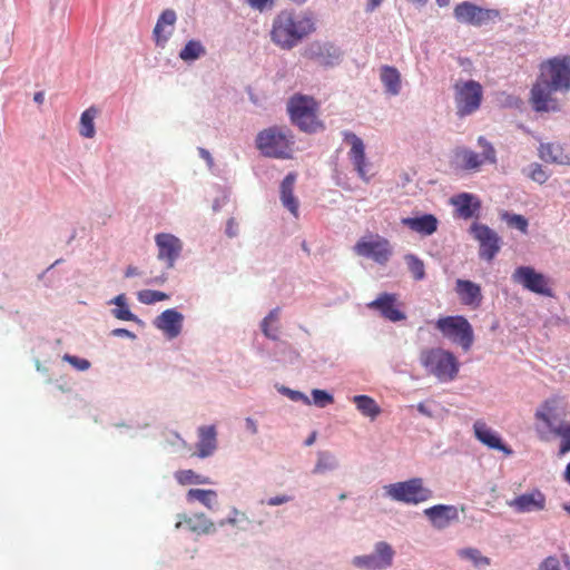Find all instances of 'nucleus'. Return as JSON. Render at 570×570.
<instances>
[{
    "mask_svg": "<svg viewBox=\"0 0 570 570\" xmlns=\"http://www.w3.org/2000/svg\"><path fill=\"white\" fill-rule=\"evenodd\" d=\"M570 91V57L560 56L540 65L539 76L530 91V104L538 112L559 110L554 92Z\"/></svg>",
    "mask_w": 570,
    "mask_h": 570,
    "instance_id": "f257e3e1",
    "label": "nucleus"
},
{
    "mask_svg": "<svg viewBox=\"0 0 570 570\" xmlns=\"http://www.w3.org/2000/svg\"><path fill=\"white\" fill-rule=\"evenodd\" d=\"M316 30L315 20L306 12L283 10L273 19L272 42L283 50H291Z\"/></svg>",
    "mask_w": 570,
    "mask_h": 570,
    "instance_id": "f03ea898",
    "label": "nucleus"
},
{
    "mask_svg": "<svg viewBox=\"0 0 570 570\" xmlns=\"http://www.w3.org/2000/svg\"><path fill=\"white\" fill-rule=\"evenodd\" d=\"M256 148L268 158L291 159L295 153V137L286 127L272 126L259 131Z\"/></svg>",
    "mask_w": 570,
    "mask_h": 570,
    "instance_id": "7ed1b4c3",
    "label": "nucleus"
},
{
    "mask_svg": "<svg viewBox=\"0 0 570 570\" xmlns=\"http://www.w3.org/2000/svg\"><path fill=\"white\" fill-rule=\"evenodd\" d=\"M289 118L302 131L315 132L323 129V122L317 118L318 104L305 95H294L287 104Z\"/></svg>",
    "mask_w": 570,
    "mask_h": 570,
    "instance_id": "20e7f679",
    "label": "nucleus"
},
{
    "mask_svg": "<svg viewBox=\"0 0 570 570\" xmlns=\"http://www.w3.org/2000/svg\"><path fill=\"white\" fill-rule=\"evenodd\" d=\"M420 361L426 372L434 375L442 382L452 381L459 372L456 357L442 348L424 350L421 353Z\"/></svg>",
    "mask_w": 570,
    "mask_h": 570,
    "instance_id": "39448f33",
    "label": "nucleus"
},
{
    "mask_svg": "<svg viewBox=\"0 0 570 570\" xmlns=\"http://www.w3.org/2000/svg\"><path fill=\"white\" fill-rule=\"evenodd\" d=\"M456 115L464 118L478 111L483 100V88L475 80H459L454 87Z\"/></svg>",
    "mask_w": 570,
    "mask_h": 570,
    "instance_id": "423d86ee",
    "label": "nucleus"
},
{
    "mask_svg": "<svg viewBox=\"0 0 570 570\" xmlns=\"http://www.w3.org/2000/svg\"><path fill=\"white\" fill-rule=\"evenodd\" d=\"M558 405L557 397L546 400L535 411L534 417L541 421L552 434L561 438L559 454L563 455L570 451V422L554 425L553 419L557 417Z\"/></svg>",
    "mask_w": 570,
    "mask_h": 570,
    "instance_id": "0eeeda50",
    "label": "nucleus"
},
{
    "mask_svg": "<svg viewBox=\"0 0 570 570\" xmlns=\"http://www.w3.org/2000/svg\"><path fill=\"white\" fill-rule=\"evenodd\" d=\"M435 325L445 337L459 343L464 351L471 348L474 341L473 330L464 316L440 317Z\"/></svg>",
    "mask_w": 570,
    "mask_h": 570,
    "instance_id": "6e6552de",
    "label": "nucleus"
},
{
    "mask_svg": "<svg viewBox=\"0 0 570 570\" xmlns=\"http://www.w3.org/2000/svg\"><path fill=\"white\" fill-rule=\"evenodd\" d=\"M385 492L393 500L409 504H417L432 497V491L423 487L420 478L386 485Z\"/></svg>",
    "mask_w": 570,
    "mask_h": 570,
    "instance_id": "1a4fd4ad",
    "label": "nucleus"
},
{
    "mask_svg": "<svg viewBox=\"0 0 570 570\" xmlns=\"http://www.w3.org/2000/svg\"><path fill=\"white\" fill-rule=\"evenodd\" d=\"M356 255L371 258L380 265H385L393 253V247L389 239L380 235H371L361 238L354 246Z\"/></svg>",
    "mask_w": 570,
    "mask_h": 570,
    "instance_id": "9d476101",
    "label": "nucleus"
},
{
    "mask_svg": "<svg viewBox=\"0 0 570 570\" xmlns=\"http://www.w3.org/2000/svg\"><path fill=\"white\" fill-rule=\"evenodd\" d=\"M394 553L391 544L380 541L375 544L373 553L356 556L353 558L352 563L358 569L384 570L392 566Z\"/></svg>",
    "mask_w": 570,
    "mask_h": 570,
    "instance_id": "9b49d317",
    "label": "nucleus"
},
{
    "mask_svg": "<svg viewBox=\"0 0 570 570\" xmlns=\"http://www.w3.org/2000/svg\"><path fill=\"white\" fill-rule=\"evenodd\" d=\"M370 309L376 311L380 315L393 323L404 321L406 314L402 311L403 304L399 301L397 294L381 293L367 304Z\"/></svg>",
    "mask_w": 570,
    "mask_h": 570,
    "instance_id": "f8f14e48",
    "label": "nucleus"
},
{
    "mask_svg": "<svg viewBox=\"0 0 570 570\" xmlns=\"http://www.w3.org/2000/svg\"><path fill=\"white\" fill-rule=\"evenodd\" d=\"M512 279L530 292L549 297L553 295L551 288L548 286L546 276L535 272L534 268L530 266L518 267L512 274Z\"/></svg>",
    "mask_w": 570,
    "mask_h": 570,
    "instance_id": "ddd939ff",
    "label": "nucleus"
},
{
    "mask_svg": "<svg viewBox=\"0 0 570 570\" xmlns=\"http://www.w3.org/2000/svg\"><path fill=\"white\" fill-rule=\"evenodd\" d=\"M471 232L480 245L479 256L491 262L500 250L499 235L487 225L478 223L471 226Z\"/></svg>",
    "mask_w": 570,
    "mask_h": 570,
    "instance_id": "4468645a",
    "label": "nucleus"
},
{
    "mask_svg": "<svg viewBox=\"0 0 570 570\" xmlns=\"http://www.w3.org/2000/svg\"><path fill=\"white\" fill-rule=\"evenodd\" d=\"M478 144L482 147L481 155L465 148L456 153V157L460 159L464 169H478L484 161L490 164L497 163L495 149L493 146L484 137H479Z\"/></svg>",
    "mask_w": 570,
    "mask_h": 570,
    "instance_id": "2eb2a0df",
    "label": "nucleus"
},
{
    "mask_svg": "<svg viewBox=\"0 0 570 570\" xmlns=\"http://www.w3.org/2000/svg\"><path fill=\"white\" fill-rule=\"evenodd\" d=\"M343 137L344 140L351 145L348 158L352 161L354 169L362 180L368 183L370 176H367L366 173V167L368 164L365 157V145L363 140L351 131H344Z\"/></svg>",
    "mask_w": 570,
    "mask_h": 570,
    "instance_id": "dca6fc26",
    "label": "nucleus"
},
{
    "mask_svg": "<svg viewBox=\"0 0 570 570\" xmlns=\"http://www.w3.org/2000/svg\"><path fill=\"white\" fill-rule=\"evenodd\" d=\"M158 247V259L166 263L167 268H173L183 249L180 239L173 234L160 233L155 236Z\"/></svg>",
    "mask_w": 570,
    "mask_h": 570,
    "instance_id": "f3484780",
    "label": "nucleus"
},
{
    "mask_svg": "<svg viewBox=\"0 0 570 570\" xmlns=\"http://www.w3.org/2000/svg\"><path fill=\"white\" fill-rule=\"evenodd\" d=\"M454 17L460 22L481 26L491 19V11L464 1L454 8Z\"/></svg>",
    "mask_w": 570,
    "mask_h": 570,
    "instance_id": "a211bd4d",
    "label": "nucleus"
},
{
    "mask_svg": "<svg viewBox=\"0 0 570 570\" xmlns=\"http://www.w3.org/2000/svg\"><path fill=\"white\" fill-rule=\"evenodd\" d=\"M508 504L519 513L542 511L546 508V495L539 489H534L515 497Z\"/></svg>",
    "mask_w": 570,
    "mask_h": 570,
    "instance_id": "6ab92c4d",
    "label": "nucleus"
},
{
    "mask_svg": "<svg viewBox=\"0 0 570 570\" xmlns=\"http://www.w3.org/2000/svg\"><path fill=\"white\" fill-rule=\"evenodd\" d=\"M454 291L461 304L473 309L479 308L482 304L483 295L481 286L472 281L456 279Z\"/></svg>",
    "mask_w": 570,
    "mask_h": 570,
    "instance_id": "aec40b11",
    "label": "nucleus"
},
{
    "mask_svg": "<svg viewBox=\"0 0 570 570\" xmlns=\"http://www.w3.org/2000/svg\"><path fill=\"white\" fill-rule=\"evenodd\" d=\"M473 431L476 440H479L482 444L490 449L502 451L507 455L512 454V450L503 444L500 436L492 429H490L485 422L481 420L475 421L473 424Z\"/></svg>",
    "mask_w": 570,
    "mask_h": 570,
    "instance_id": "412c9836",
    "label": "nucleus"
},
{
    "mask_svg": "<svg viewBox=\"0 0 570 570\" xmlns=\"http://www.w3.org/2000/svg\"><path fill=\"white\" fill-rule=\"evenodd\" d=\"M183 315L174 308L164 311L154 322L168 338L177 337L181 332Z\"/></svg>",
    "mask_w": 570,
    "mask_h": 570,
    "instance_id": "4be33fe9",
    "label": "nucleus"
},
{
    "mask_svg": "<svg viewBox=\"0 0 570 570\" xmlns=\"http://www.w3.org/2000/svg\"><path fill=\"white\" fill-rule=\"evenodd\" d=\"M451 204L455 207V214L463 219L478 217L481 209L480 199L469 193H461L451 198Z\"/></svg>",
    "mask_w": 570,
    "mask_h": 570,
    "instance_id": "5701e85b",
    "label": "nucleus"
},
{
    "mask_svg": "<svg viewBox=\"0 0 570 570\" xmlns=\"http://www.w3.org/2000/svg\"><path fill=\"white\" fill-rule=\"evenodd\" d=\"M424 514L436 529H444L451 522L459 519L458 509L454 505L438 504L424 510Z\"/></svg>",
    "mask_w": 570,
    "mask_h": 570,
    "instance_id": "b1692460",
    "label": "nucleus"
},
{
    "mask_svg": "<svg viewBox=\"0 0 570 570\" xmlns=\"http://www.w3.org/2000/svg\"><path fill=\"white\" fill-rule=\"evenodd\" d=\"M176 20L177 16L174 10L166 9L161 12L153 31L154 40L158 47H165L174 32Z\"/></svg>",
    "mask_w": 570,
    "mask_h": 570,
    "instance_id": "393cba45",
    "label": "nucleus"
},
{
    "mask_svg": "<svg viewBox=\"0 0 570 570\" xmlns=\"http://www.w3.org/2000/svg\"><path fill=\"white\" fill-rule=\"evenodd\" d=\"M296 181V174L289 173L281 183V202L283 206L295 217L299 215L298 199L294 196V185Z\"/></svg>",
    "mask_w": 570,
    "mask_h": 570,
    "instance_id": "a878e982",
    "label": "nucleus"
},
{
    "mask_svg": "<svg viewBox=\"0 0 570 570\" xmlns=\"http://www.w3.org/2000/svg\"><path fill=\"white\" fill-rule=\"evenodd\" d=\"M217 448V432L214 425H203L198 428L197 455L207 458L212 455Z\"/></svg>",
    "mask_w": 570,
    "mask_h": 570,
    "instance_id": "bb28decb",
    "label": "nucleus"
},
{
    "mask_svg": "<svg viewBox=\"0 0 570 570\" xmlns=\"http://www.w3.org/2000/svg\"><path fill=\"white\" fill-rule=\"evenodd\" d=\"M402 224L415 233L429 236L436 232L439 222L434 215L424 214L420 217L403 218Z\"/></svg>",
    "mask_w": 570,
    "mask_h": 570,
    "instance_id": "cd10ccee",
    "label": "nucleus"
},
{
    "mask_svg": "<svg viewBox=\"0 0 570 570\" xmlns=\"http://www.w3.org/2000/svg\"><path fill=\"white\" fill-rule=\"evenodd\" d=\"M380 79L386 94L397 96L401 92V73L395 67L387 65L382 66L380 68Z\"/></svg>",
    "mask_w": 570,
    "mask_h": 570,
    "instance_id": "c85d7f7f",
    "label": "nucleus"
},
{
    "mask_svg": "<svg viewBox=\"0 0 570 570\" xmlns=\"http://www.w3.org/2000/svg\"><path fill=\"white\" fill-rule=\"evenodd\" d=\"M539 157L546 163L559 165L570 164V157L564 153L560 144H541L539 147Z\"/></svg>",
    "mask_w": 570,
    "mask_h": 570,
    "instance_id": "c756f323",
    "label": "nucleus"
},
{
    "mask_svg": "<svg viewBox=\"0 0 570 570\" xmlns=\"http://www.w3.org/2000/svg\"><path fill=\"white\" fill-rule=\"evenodd\" d=\"M185 524L191 532L198 534H208L215 532L214 523L203 513L195 514L194 517H184V521H178L176 528Z\"/></svg>",
    "mask_w": 570,
    "mask_h": 570,
    "instance_id": "7c9ffc66",
    "label": "nucleus"
},
{
    "mask_svg": "<svg viewBox=\"0 0 570 570\" xmlns=\"http://www.w3.org/2000/svg\"><path fill=\"white\" fill-rule=\"evenodd\" d=\"M353 402L356 409L371 420H375L382 412L376 401L368 395H355Z\"/></svg>",
    "mask_w": 570,
    "mask_h": 570,
    "instance_id": "2f4dec72",
    "label": "nucleus"
},
{
    "mask_svg": "<svg viewBox=\"0 0 570 570\" xmlns=\"http://www.w3.org/2000/svg\"><path fill=\"white\" fill-rule=\"evenodd\" d=\"M98 112L99 110L92 106L81 114L79 132L82 137L92 138L95 136L96 130L94 120L97 117Z\"/></svg>",
    "mask_w": 570,
    "mask_h": 570,
    "instance_id": "473e14b6",
    "label": "nucleus"
},
{
    "mask_svg": "<svg viewBox=\"0 0 570 570\" xmlns=\"http://www.w3.org/2000/svg\"><path fill=\"white\" fill-rule=\"evenodd\" d=\"M206 55V48L199 40H189L179 52L183 61L189 62Z\"/></svg>",
    "mask_w": 570,
    "mask_h": 570,
    "instance_id": "72a5a7b5",
    "label": "nucleus"
},
{
    "mask_svg": "<svg viewBox=\"0 0 570 570\" xmlns=\"http://www.w3.org/2000/svg\"><path fill=\"white\" fill-rule=\"evenodd\" d=\"M217 493L214 490H204V489H190L187 492V499L189 501L197 500L202 502L208 509H212L214 503L216 502Z\"/></svg>",
    "mask_w": 570,
    "mask_h": 570,
    "instance_id": "f704fd0d",
    "label": "nucleus"
},
{
    "mask_svg": "<svg viewBox=\"0 0 570 570\" xmlns=\"http://www.w3.org/2000/svg\"><path fill=\"white\" fill-rule=\"evenodd\" d=\"M175 479L181 485L210 483L208 478L199 475L193 470H179L175 473Z\"/></svg>",
    "mask_w": 570,
    "mask_h": 570,
    "instance_id": "c9c22d12",
    "label": "nucleus"
},
{
    "mask_svg": "<svg viewBox=\"0 0 570 570\" xmlns=\"http://www.w3.org/2000/svg\"><path fill=\"white\" fill-rule=\"evenodd\" d=\"M279 308L272 309L268 315L262 321L261 327L264 335L272 340H277L278 327H272L271 324L278 323Z\"/></svg>",
    "mask_w": 570,
    "mask_h": 570,
    "instance_id": "e433bc0d",
    "label": "nucleus"
},
{
    "mask_svg": "<svg viewBox=\"0 0 570 570\" xmlns=\"http://www.w3.org/2000/svg\"><path fill=\"white\" fill-rule=\"evenodd\" d=\"M462 559L470 560L475 568H483L490 564V559L481 554L480 550L466 548L459 551Z\"/></svg>",
    "mask_w": 570,
    "mask_h": 570,
    "instance_id": "4c0bfd02",
    "label": "nucleus"
},
{
    "mask_svg": "<svg viewBox=\"0 0 570 570\" xmlns=\"http://www.w3.org/2000/svg\"><path fill=\"white\" fill-rule=\"evenodd\" d=\"M112 303L117 305V308L112 311L116 318L121 321H135L136 316L129 311L126 304L125 294H119L112 299Z\"/></svg>",
    "mask_w": 570,
    "mask_h": 570,
    "instance_id": "58836bf2",
    "label": "nucleus"
},
{
    "mask_svg": "<svg viewBox=\"0 0 570 570\" xmlns=\"http://www.w3.org/2000/svg\"><path fill=\"white\" fill-rule=\"evenodd\" d=\"M404 258L413 278L415 281L423 279L425 277V266L423 261L413 254H407Z\"/></svg>",
    "mask_w": 570,
    "mask_h": 570,
    "instance_id": "ea45409f",
    "label": "nucleus"
},
{
    "mask_svg": "<svg viewBox=\"0 0 570 570\" xmlns=\"http://www.w3.org/2000/svg\"><path fill=\"white\" fill-rule=\"evenodd\" d=\"M502 219L512 228L519 229L521 233L527 234L528 233V219L519 214H511L508 212H504L501 215Z\"/></svg>",
    "mask_w": 570,
    "mask_h": 570,
    "instance_id": "a19ab883",
    "label": "nucleus"
},
{
    "mask_svg": "<svg viewBox=\"0 0 570 570\" xmlns=\"http://www.w3.org/2000/svg\"><path fill=\"white\" fill-rule=\"evenodd\" d=\"M168 297L166 293L153 289H144L138 293L139 302L147 305L168 299Z\"/></svg>",
    "mask_w": 570,
    "mask_h": 570,
    "instance_id": "79ce46f5",
    "label": "nucleus"
},
{
    "mask_svg": "<svg viewBox=\"0 0 570 570\" xmlns=\"http://www.w3.org/2000/svg\"><path fill=\"white\" fill-rule=\"evenodd\" d=\"M335 466V460L333 455L327 452H320L317 463L313 470L314 473H323L327 470H332Z\"/></svg>",
    "mask_w": 570,
    "mask_h": 570,
    "instance_id": "37998d69",
    "label": "nucleus"
},
{
    "mask_svg": "<svg viewBox=\"0 0 570 570\" xmlns=\"http://www.w3.org/2000/svg\"><path fill=\"white\" fill-rule=\"evenodd\" d=\"M312 397L313 403L318 407H325L334 402L333 395L324 390L314 389Z\"/></svg>",
    "mask_w": 570,
    "mask_h": 570,
    "instance_id": "c03bdc74",
    "label": "nucleus"
},
{
    "mask_svg": "<svg viewBox=\"0 0 570 570\" xmlns=\"http://www.w3.org/2000/svg\"><path fill=\"white\" fill-rule=\"evenodd\" d=\"M528 176L530 179L540 185L544 184L549 178V175L543 169V167L537 163L530 166Z\"/></svg>",
    "mask_w": 570,
    "mask_h": 570,
    "instance_id": "a18cd8bd",
    "label": "nucleus"
},
{
    "mask_svg": "<svg viewBox=\"0 0 570 570\" xmlns=\"http://www.w3.org/2000/svg\"><path fill=\"white\" fill-rule=\"evenodd\" d=\"M63 361L68 362L70 365H72L75 368L79 371H86L90 367V362L86 358H80L75 355L65 354Z\"/></svg>",
    "mask_w": 570,
    "mask_h": 570,
    "instance_id": "49530a36",
    "label": "nucleus"
},
{
    "mask_svg": "<svg viewBox=\"0 0 570 570\" xmlns=\"http://www.w3.org/2000/svg\"><path fill=\"white\" fill-rule=\"evenodd\" d=\"M539 570H561L559 559L553 556L546 558L540 563Z\"/></svg>",
    "mask_w": 570,
    "mask_h": 570,
    "instance_id": "de8ad7c7",
    "label": "nucleus"
},
{
    "mask_svg": "<svg viewBox=\"0 0 570 570\" xmlns=\"http://www.w3.org/2000/svg\"><path fill=\"white\" fill-rule=\"evenodd\" d=\"M243 520H246L245 514L239 512V511H237V510H234L233 511V517H229V518H227L225 520H222L219 522V525L220 527H224L226 524L236 525V524H238Z\"/></svg>",
    "mask_w": 570,
    "mask_h": 570,
    "instance_id": "09e8293b",
    "label": "nucleus"
},
{
    "mask_svg": "<svg viewBox=\"0 0 570 570\" xmlns=\"http://www.w3.org/2000/svg\"><path fill=\"white\" fill-rule=\"evenodd\" d=\"M288 501H291V497L282 494V495H276V497L269 498L267 500V504L274 507V505H281Z\"/></svg>",
    "mask_w": 570,
    "mask_h": 570,
    "instance_id": "8fccbe9b",
    "label": "nucleus"
},
{
    "mask_svg": "<svg viewBox=\"0 0 570 570\" xmlns=\"http://www.w3.org/2000/svg\"><path fill=\"white\" fill-rule=\"evenodd\" d=\"M245 425H246V429L252 433V434H256L258 432V428H257V424L256 422L252 419V417H247L245 420Z\"/></svg>",
    "mask_w": 570,
    "mask_h": 570,
    "instance_id": "3c124183",
    "label": "nucleus"
},
{
    "mask_svg": "<svg viewBox=\"0 0 570 570\" xmlns=\"http://www.w3.org/2000/svg\"><path fill=\"white\" fill-rule=\"evenodd\" d=\"M269 0H247V2L255 9L263 10Z\"/></svg>",
    "mask_w": 570,
    "mask_h": 570,
    "instance_id": "603ef678",
    "label": "nucleus"
},
{
    "mask_svg": "<svg viewBox=\"0 0 570 570\" xmlns=\"http://www.w3.org/2000/svg\"><path fill=\"white\" fill-rule=\"evenodd\" d=\"M198 151H199V155L202 156V158H204L208 163V165L212 166L213 165V158H212L209 151L204 149V148H199Z\"/></svg>",
    "mask_w": 570,
    "mask_h": 570,
    "instance_id": "864d4df0",
    "label": "nucleus"
},
{
    "mask_svg": "<svg viewBox=\"0 0 570 570\" xmlns=\"http://www.w3.org/2000/svg\"><path fill=\"white\" fill-rule=\"evenodd\" d=\"M292 399L293 400H303L304 403L311 404L309 399L301 392H292Z\"/></svg>",
    "mask_w": 570,
    "mask_h": 570,
    "instance_id": "5fc2aeb1",
    "label": "nucleus"
},
{
    "mask_svg": "<svg viewBox=\"0 0 570 570\" xmlns=\"http://www.w3.org/2000/svg\"><path fill=\"white\" fill-rule=\"evenodd\" d=\"M139 271L136 266H128L125 272L126 277H132L139 275Z\"/></svg>",
    "mask_w": 570,
    "mask_h": 570,
    "instance_id": "6e6d98bb",
    "label": "nucleus"
},
{
    "mask_svg": "<svg viewBox=\"0 0 570 570\" xmlns=\"http://www.w3.org/2000/svg\"><path fill=\"white\" fill-rule=\"evenodd\" d=\"M112 334L116 336H134V334L126 328H116L112 331Z\"/></svg>",
    "mask_w": 570,
    "mask_h": 570,
    "instance_id": "4d7b16f0",
    "label": "nucleus"
},
{
    "mask_svg": "<svg viewBox=\"0 0 570 570\" xmlns=\"http://www.w3.org/2000/svg\"><path fill=\"white\" fill-rule=\"evenodd\" d=\"M384 0H367V11L375 10Z\"/></svg>",
    "mask_w": 570,
    "mask_h": 570,
    "instance_id": "13d9d810",
    "label": "nucleus"
},
{
    "mask_svg": "<svg viewBox=\"0 0 570 570\" xmlns=\"http://www.w3.org/2000/svg\"><path fill=\"white\" fill-rule=\"evenodd\" d=\"M417 411L424 415H428V416H431V413L430 411L426 409L425 404L424 403H419L417 404Z\"/></svg>",
    "mask_w": 570,
    "mask_h": 570,
    "instance_id": "bf43d9fd",
    "label": "nucleus"
},
{
    "mask_svg": "<svg viewBox=\"0 0 570 570\" xmlns=\"http://www.w3.org/2000/svg\"><path fill=\"white\" fill-rule=\"evenodd\" d=\"M43 99H45V95L43 92H36L35 94V97H33V100L37 102V104H42L43 102Z\"/></svg>",
    "mask_w": 570,
    "mask_h": 570,
    "instance_id": "052dcab7",
    "label": "nucleus"
},
{
    "mask_svg": "<svg viewBox=\"0 0 570 570\" xmlns=\"http://www.w3.org/2000/svg\"><path fill=\"white\" fill-rule=\"evenodd\" d=\"M563 476L564 481L570 484V463L567 464Z\"/></svg>",
    "mask_w": 570,
    "mask_h": 570,
    "instance_id": "680f3d73",
    "label": "nucleus"
},
{
    "mask_svg": "<svg viewBox=\"0 0 570 570\" xmlns=\"http://www.w3.org/2000/svg\"><path fill=\"white\" fill-rule=\"evenodd\" d=\"M315 438H316V433L314 432V433H312V434L307 438V440L305 441V444H306V445H308V446H309V445H312V444L314 443V441H315Z\"/></svg>",
    "mask_w": 570,
    "mask_h": 570,
    "instance_id": "e2e57ef3",
    "label": "nucleus"
},
{
    "mask_svg": "<svg viewBox=\"0 0 570 570\" xmlns=\"http://www.w3.org/2000/svg\"><path fill=\"white\" fill-rule=\"evenodd\" d=\"M232 224H233V220H229L228 228H227V234L229 237L235 236V234L232 232L233 230Z\"/></svg>",
    "mask_w": 570,
    "mask_h": 570,
    "instance_id": "0e129e2a",
    "label": "nucleus"
},
{
    "mask_svg": "<svg viewBox=\"0 0 570 570\" xmlns=\"http://www.w3.org/2000/svg\"><path fill=\"white\" fill-rule=\"evenodd\" d=\"M440 7H446L450 4V0H436Z\"/></svg>",
    "mask_w": 570,
    "mask_h": 570,
    "instance_id": "69168bd1",
    "label": "nucleus"
},
{
    "mask_svg": "<svg viewBox=\"0 0 570 570\" xmlns=\"http://www.w3.org/2000/svg\"><path fill=\"white\" fill-rule=\"evenodd\" d=\"M165 281H166V276L165 275H161V276L155 278L156 283H164Z\"/></svg>",
    "mask_w": 570,
    "mask_h": 570,
    "instance_id": "338daca9",
    "label": "nucleus"
},
{
    "mask_svg": "<svg viewBox=\"0 0 570 570\" xmlns=\"http://www.w3.org/2000/svg\"><path fill=\"white\" fill-rule=\"evenodd\" d=\"M294 3L301 4L304 3L306 0H291Z\"/></svg>",
    "mask_w": 570,
    "mask_h": 570,
    "instance_id": "774afa93",
    "label": "nucleus"
}]
</instances>
